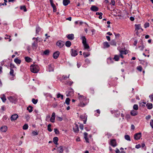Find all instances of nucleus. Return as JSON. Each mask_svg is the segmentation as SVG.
Here are the masks:
<instances>
[{"label": "nucleus", "mask_w": 153, "mask_h": 153, "mask_svg": "<svg viewBox=\"0 0 153 153\" xmlns=\"http://www.w3.org/2000/svg\"><path fill=\"white\" fill-rule=\"evenodd\" d=\"M86 97L82 95H80L79 97V99L80 101V103L79 104V105L81 107H83L85 106L86 104L82 102L86 100Z\"/></svg>", "instance_id": "obj_1"}, {"label": "nucleus", "mask_w": 153, "mask_h": 153, "mask_svg": "<svg viewBox=\"0 0 153 153\" xmlns=\"http://www.w3.org/2000/svg\"><path fill=\"white\" fill-rule=\"evenodd\" d=\"M38 66L36 65H32L30 67V70L31 72L36 73L38 71V70L37 69Z\"/></svg>", "instance_id": "obj_2"}, {"label": "nucleus", "mask_w": 153, "mask_h": 153, "mask_svg": "<svg viewBox=\"0 0 153 153\" xmlns=\"http://www.w3.org/2000/svg\"><path fill=\"white\" fill-rule=\"evenodd\" d=\"M120 58H108L107 59V62L109 64L113 62V61H118Z\"/></svg>", "instance_id": "obj_3"}, {"label": "nucleus", "mask_w": 153, "mask_h": 153, "mask_svg": "<svg viewBox=\"0 0 153 153\" xmlns=\"http://www.w3.org/2000/svg\"><path fill=\"white\" fill-rule=\"evenodd\" d=\"M7 99L12 103H15L17 101V98L14 97L10 96L8 97Z\"/></svg>", "instance_id": "obj_4"}, {"label": "nucleus", "mask_w": 153, "mask_h": 153, "mask_svg": "<svg viewBox=\"0 0 153 153\" xmlns=\"http://www.w3.org/2000/svg\"><path fill=\"white\" fill-rule=\"evenodd\" d=\"M65 44L64 42L60 40L58 41L56 43V45L60 48L62 47Z\"/></svg>", "instance_id": "obj_5"}, {"label": "nucleus", "mask_w": 153, "mask_h": 153, "mask_svg": "<svg viewBox=\"0 0 153 153\" xmlns=\"http://www.w3.org/2000/svg\"><path fill=\"white\" fill-rule=\"evenodd\" d=\"M80 118L81 119L83 120V123L84 124H86L87 120V116L85 115H80Z\"/></svg>", "instance_id": "obj_6"}, {"label": "nucleus", "mask_w": 153, "mask_h": 153, "mask_svg": "<svg viewBox=\"0 0 153 153\" xmlns=\"http://www.w3.org/2000/svg\"><path fill=\"white\" fill-rule=\"evenodd\" d=\"M141 136V133L140 132L134 135V139L137 140L140 139Z\"/></svg>", "instance_id": "obj_7"}, {"label": "nucleus", "mask_w": 153, "mask_h": 153, "mask_svg": "<svg viewBox=\"0 0 153 153\" xmlns=\"http://www.w3.org/2000/svg\"><path fill=\"white\" fill-rule=\"evenodd\" d=\"M74 131L76 133H78L79 131L78 126L76 124H74V126L73 128Z\"/></svg>", "instance_id": "obj_8"}, {"label": "nucleus", "mask_w": 153, "mask_h": 153, "mask_svg": "<svg viewBox=\"0 0 153 153\" xmlns=\"http://www.w3.org/2000/svg\"><path fill=\"white\" fill-rule=\"evenodd\" d=\"M19 116L17 114H14L12 115L10 117V120L11 121L15 120Z\"/></svg>", "instance_id": "obj_9"}, {"label": "nucleus", "mask_w": 153, "mask_h": 153, "mask_svg": "<svg viewBox=\"0 0 153 153\" xmlns=\"http://www.w3.org/2000/svg\"><path fill=\"white\" fill-rule=\"evenodd\" d=\"M120 53L121 57H123V55L124 54L126 55L128 53V50H126L124 51H120Z\"/></svg>", "instance_id": "obj_10"}, {"label": "nucleus", "mask_w": 153, "mask_h": 153, "mask_svg": "<svg viewBox=\"0 0 153 153\" xmlns=\"http://www.w3.org/2000/svg\"><path fill=\"white\" fill-rule=\"evenodd\" d=\"M38 46V42L34 41L32 44V48L33 50H35Z\"/></svg>", "instance_id": "obj_11"}, {"label": "nucleus", "mask_w": 153, "mask_h": 153, "mask_svg": "<svg viewBox=\"0 0 153 153\" xmlns=\"http://www.w3.org/2000/svg\"><path fill=\"white\" fill-rule=\"evenodd\" d=\"M67 38L69 40H73L74 39V35L73 34H69L66 36Z\"/></svg>", "instance_id": "obj_12"}, {"label": "nucleus", "mask_w": 153, "mask_h": 153, "mask_svg": "<svg viewBox=\"0 0 153 153\" xmlns=\"http://www.w3.org/2000/svg\"><path fill=\"white\" fill-rule=\"evenodd\" d=\"M78 54L76 50L72 49L71 50V55L73 56H76Z\"/></svg>", "instance_id": "obj_13"}, {"label": "nucleus", "mask_w": 153, "mask_h": 153, "mask_svg": "<svg viewBox=\"0 0 153 153\" xmlns=\"http://www.w3.org/2000/svg\"><path fill=\"white\" fill-rule=\"evenodd\" d=\"M90 10L92 11L96 12L98 10L99 8L95 5H92L90 8Z\"/></svg>", "instance_id": "obj_14"}, {"label": "nucleus", "mask_w": 153, "mask_h": 153, "mask_svg": "<svg viewBox=\"0 0 153 153\" xmlns=\"http://www.w3.org/2000/svg\"><path fill=\"white\" fill-rule=\"evenodd\" d=\"M55 114L54 112H53L52 114L51 117L50 118V121L52 123H53L55 122Z\"/></svg>", "instance_id": "obj_15"}, {"label": "nucleus", "mask_w": 153, "mask_h": 153, "mask_svg": "<svg viewBox=\"0 0 153 153\" xmlns=\"http://www.w3.org/2000/svg\"><path fill=\"white\" fill-rule=\"evenodd\" d=\"M110 145L113 147H115L117 146V144L115 139L111 140L110 142Z\"/></svg>", "instance_id": "obj_16"}, {"label": "nucleus", "mask_w": 153, "mask_h": 153, "mask_svg": "<svg viewBox=\"0 0 153 153\" xmlns=\"http://www.w3.org/2000/svg\"><path fill=\"white\" fill-rule=\"evenodd\" d=\"M74 91L73 89H71L69 91L68 94H66L67 97L71 96L73 95Z\"/></svg>", "instance_id": "obj_17"}, {"label": "nucleus", "mask_w": 153, "mask_h": 153, "mask_svg": "<svg viewBox=\"0 0 153 153\" xmlns=\"http://www.w3.org/2000/svg\"><path fill=\"white\" fill-rule=\"evenodd\" d=\"M7 127L6 126H2L0 128L1 131L4 132H5L7 131Z\"/></svg>", "instance_id": "obj_18"}, {"label": "nucleus", "mask_w": 153, "mask_h": 153, "mask_svg": "<svg viewBox=\"0 0 153 153\" xmlns=\"http://www.w3.org/2000/svg\"><path fill=\"white\" fill-rule=\"evenodd\" d=\"M88 135V134L87 132H85L84 133V138L86 141V142L87 143H89V139L87 137V136Z\"/></svg>", "instance_id": "obj_19"}, {"label": "nucleus", "mask_w": 153, "mask_h": 153, "mask_svg": "<svg viewBox=\"0 0 153 153\" xmlns=\"http://www.w3.org/2000/svg\"><path fill=\"white\" fill-rule=\"evenodd\" d=\"M70 3V1L69 0H63V3L64 6H67Z\"/></svg>", "instance_id": "obj_20"}, {"label": "nucleus", "mask_w": 153, "mask_h": 153, "mask_svg": "<svg viewBox=\"0 0 153 153\" xmlns=\"http://www.w3.org/2000/svg\"><path fill=\"white\" fill-rule=\"evenodd\" d=\"M59 55V51H56L53 53V57H58Z\"/></svg>", "instance_id": "obj_21"}, {"label": "nucleus", "mask_w": 153, "mask_h": 153, "mask_svg": "<svg viewBox=\"0 0 153 153\" xmlns=\"http://www.w3.org/2000/svg\"><path fill=\"white\" fill-rule=\"evenodd\" d=\"M147 108L149 109H151L152 108V104L151 103H148L146 105Z\"/></svg>", "instance_id": "obj_22"}, {"label": "nucleus", "mask_w": 153, "mask_h": 153, "mask_svg": "<svg viewBox=\"0 0 153 153\" xmlns=\"http://www.w3.org/2000/svg\"><path fill=\"white\" fill-rule=\"evenodd\" d=\"M131 114L133 116H135L137 115V112L134 110L131 111L130 112Z\"/></svg>", "instance_id": "obj_23"}, {"label": "nucleus", "mask_w": 153, "mask_h": 153, "mask_svg": "<svg viewBox=\"0 0 153 153\" xmlns=\"http://www.w3.org/2000/svg\"><path fill=\"white\" fill-rule=\"evenodd\" d=\"M81 39L82 40V43L83 44L87 43L86 39L85 36H82L81 37Z\"/></svg>", "instance_id": "obj_24"}, {"label": "nucleus", "mask_w": 153, "mask_h": 153, "mask_svg": "<svg viewBox=\"0 0 153 153\" xmlns=\"http://www.w3.org/2000/svg\"><path fill=\"white\" fill-rule=\"evenodd\" d=\"M57 150L58 152L60 153H62L63 152V147L60 146L59 147L57 148Z\"/></svg>", "instance_id": "obj_25"}, {"label": "nucleus", "mask_w": 153, "mask_h": 153, "mask_svg": "<svg viewBox=\"0 0 153 153\" xmlns=\"http://www.w3.org/2000/svg\"><path fill=\"white\" fill-rule=\"evenodd\" d=\"M51 6L53 8V11L54 12H55L56 11V8L55 4L53 3L51 4Z\"/></svg>", "instance_id": "obj_26"}, {"label": "nucleus", "mask_w": 153, "mask_h": 153, "mask_svg": "<svg viewBox=\"0 0 153 153\" xmlns=\"http://www.w3.org/2000/svg\"><path fill=\"white\" fill-rule=\"evenodd\" d=\"M14 62L17 64H20L21 63V60L18 59V58H15L14 60Z\"/></svg>", "instance_id": "obj_27"}, {"label": "nucleus", "mask_w": 153, "mask_h": 153, "mask_svg": "<svg viewBox=\"0 0 153 153\" xmlns=\"http://www.w3.org/2000/svg\"><path fill=\"white\" fill-rule=\"evenodd\" d=\"M1 98L3 102H5L6 100V98L4 94L1 95Z\"/></svg>", "instance_id": "obj_28"}, {"label": "nucleus", "mask_w": 153, "mask_h": 153, "mask_svg": "<svg viewBox=\"0 0 153 153\" xmlns=\"http://www.w3.org/2000/svg\"><path fill=\"white\" fill-rule=\"evenodd\" d=\"M58 141V138L57 137H55L53 139V141L54 143L55 144H57V142Z\"/></svg>", "instance_id": "obj_29"}, {"label": "nucleus", "mask_w": 153, "mask_h": 153, "mask_svg": "<svg viewBox=\"0 0 153 153\" xmlns=\"http://www.w3.org/2000/svg\"><path fill=\"white\" fill-rule=\"evenodd\" d=\"M135 30H139L140 29H141L142 30H143L141 28L140 24L135 25Z\"/></svg>", "instance_id": "obj_30"}, {"label": "nucleus", "mask_w": 153, "mask_h": 153, "mask_svg": "<svg viewBox=\"0 0 153 153\" xmlns=\"http://www.w3.org/2000/svg\"><path fill=\"white\" fill-rule=\"evenodd\" d=\"M65 45L66 47H69L71 45V43L69 41H67L65 43Z\"/></svg>", "instance_id": "obj_31"}, {"label": "nucleus", "mask_w": 153, "mask_h": 153, "mask_svg": "<svg viewBox=\"0 0 153 153\" xmlns=\"http://www.w3.org/2000/svg\"><path fill=\"white\" fill-rule=\"evenodd\" d=\"M104 48H108L110 47V45L107 42H105L103 43Z\"/></svg>", "instance_id": "obj_32"}, {"label": "nucleus", "mask_w": 153, "mask_h": 153, "mask_svg": "<svg viewBox=\"0 0 153 153\" xmlns=\"http://www.w3.org/2000/svg\"><path fill=\"white\" fill-rule=\"evenodd\" d=\"M33 107L30 105H29L27 107V110L30 113L31 112L33 111Z\"/></svg>", "instance_id": "obj_33"}, {"label": "nucleus", "mask_w": 153, "mask_h": 153, "mask_svg": "<svg viewBox=\"0 0 153 153\" xmlns=\"http://www.w3.org/2000/svg\"><path fill=\"white\" fill-rule=\"evenodd\" d=\"M48 69L49 71H53V65H50L48 66Z\"/></svg>", "instance_id": "obj_34"}, {"label": "nucleus", "mask_w": 153, "mask_h": 153, "mask_svg": "<svg viewBox=\"0 0 153 153\" xmlns=\"http://www.w3.org/2000/svg\"><path fill=\"white\" fill-rule=\"evenodd\" d=\"M70 76V74H69L68 76H65L63 75L62 76V79H59L60 80H61L62 79H63L64 80H66L67 79V78H69V76Z\"/></svg>", "instance_id": "obj_35"}, {"label": "nucleus", "mask_w": 153, "mask_h": 153, "mask_svg": "<svg viewBox=\"0 0 153 153\" xmlns=\"http://www.w3.org/2000/svg\"><path fill=\"white\" fill-rule=\"evenodd\" d=\"M83 54L84 57H86L89 56L90 55V53L89 52H84Z\"/></svg>", "instance_id": "obj_36"}, {"label": "nucleus", "mask_w": 153, "mask_h": 153, "mask_svg": "<svg viewBox=\"0 0 153 153\" xmlns=\"http://www.w3.org/2000/svg\"><path fill=\"white\" fill-rule=\"evenodd\" d=\"M110 44L112 45L116 46V42L115 40H112L110 42Z\"/></svg>", "instance_id": "obj_37"}, {"label": "nucleus", "mask_w": 153, "mask_h": 153, "mask_svg": "<svg viewBox=\"0 0 153 153\" xmlns=\"http://www.w3.org/2000/svg\"><path fill=\"white\" fill-rule=\"evenodd\" d=\"M126 140L128 141H130L131 139L130 137L129 136V135H125L124 136Z\"/></svg>", "instance_id": "obj_38"}, {"label": "nucleus", "mask_w": 153, "mask_h": 153, "mask_svg": "<svg viewBox=\"0 0 153 153\" xmlns=\"http://www.w3.org/2000/svg\"><path fill=\"white\" fill-rule=\"evenodd\" d=\"M20 9L21 10H23L24 12L27 11V9L25 6H22L20 7Z\"/></svg>", "instance_id": "obj_39"}, {"label": "nucleus", "mask_w": 153, "mask_h": 153, "mask_svg": "<svg viewBox=\"0 0 153 153\" xmlns=\"http://www.w3.org/2000/svg\"><path fill=\"white\" fill-rule=\"evenodd\" d=\"M83 45L85 49H89V46L87 43L84 44Z\"/></svg>", "instance_id": "obj_40"}, {"label": "nucleus", "mask_w": 153, "mask_h": 153, "mask_svg": "<svg viewBox=\"0 0 153 153\" xmlns=\"http://www.w3.org/2000/svg\"><path fill=\"white\" fill-rule=\"evenodd\" d=\"M10 74L11 76L13 77H14L15 76V75L14 74V70L13 69H10Z\"/></svg>", "instance_id": "obj_41"}, {"label": "nucleus", "mask_w": 153, "mask_h": 153, "mask_svg": "<svg viewBox=\"0 0 153 153\" xmlns=\"http://www.w3.org/2000/svg\"><path fill=\"white\" fill-rule=\"evenodd\" d=\"M41 28L39 27H37L36 28V34H38L39 32L41 30Z\"/></svg>", "instance_id": "obj_42"}, {"label": "nucleus", "mask_w": 153, "mask_h": 153, "mask_svg": "<svg viewBox=\"0 0 153 153\" xmlns=\"http://www.w3.org/2000/svg\"><path fill=\"white\" fill-rule=\"evenodd\" d=\"M120 112L119 111H115V115L117 117H118L120 115Z\"/></svg>", "instance_id": "obj_43"}, {"label": "nucleus", "mask_w": 153, "mask_h": 153, "mask_svg": "<svg viewBox=\"0 0 153 153\" xmlns=\"http://www.w3.org/2000/svg\"><path fill=\"white\" fill-rule=\"evenodd\" d=\"M70 100L69 98H66L65 101V103L67 105H68L70 104Z\"/></svg>", "instance_id": "obj_44"}, {"label": "nucleus", "mask_w": 153, "mask_h": 153, "mask_svg": "<svg viewBox=\"0 0 153 153\" xmlns=\"http://www.w3.org/2000/svg\"><path fill=\"white\" fill-rule=\"evenodd\" d=\"M38 101V100H36L34 98H33L32 100V102L34 104H36L37 103Z\"/></svg>", "instance_id": "obj_45"}, {"label": "nucleus", "mask_w": 153, "mask_h": 153, "mask_svg": "<svg viewBox=\"0 0 153 153\" xmlns=\"http://www.w3.org/2000/svg\"><path fill=\"white\" fill-rule=\"evenodd\" d=\"M133 109L135 110H137L138 108V105L137 104H134L133 105Z\"/></svg>", "instance_id": "obj_46"}, {"label": "nucleus", "mask_w": 153, "mask_h": 153, "mask_svg": "<svg viewBox=\"0 0 153 153\" xmlns=\"http://www.w3.org/2000/svg\"><path fill=\"white\" fill-rule=\"evenodd\" d=\"M25 60L27 62H30L32 61V59L31 58H25Z\"/></svg>", "instance_id": "obj_47"}, {"label": "nucleus", "mask_w": 153, "mask_h": 153, "mask_svg": "<svg viewBox=\"0 0 153 153\" xmlns=\"http://www.w3.org/2000/svg\"><path fill=\"white\" fill-rule=\"evenodd\" d=\"M28 126L27 124H25L23 126V129L24 130H26L28 128Z\"/></svg>", "instance_id": "obj_48"}, {"label": "nucleus", "mask_w": 153, "mask_h": 153, "mask_svg": "<svg viewBox=\"0 0 153 153\" xmlns=\"http://www.w3.org/2000/svg\"><path fill=\"white\" fill-rule=\"evenodd\" d=\"M49 53V51L48 50H47L45 51L43 53L45 55H48Z\"/></svg>", "instance_id": "obj_49"}, {"label": "nucleus", "mask_w": 153, "mask_h": 153, "mask_svg": "<svg viewBox=\"0 0 153 153\" xmlns=\"http://www.w3.org/2000/svg\"><path fill=\"white\" fill-rule=\"evenodd\" d=\"M51 124H49L48 126V130L50 132H51L52 131V129L51 128Z\"/></svg>", "instance_id": "obj_50"}, {"label": "nucleus", "mask_w": 153, "mask_h": 153, "mask_svg": "<svg viewBox=\"0 0 153 153\" xmlns=\"http://www.w3.org/2000/svg\"><path fill=\"white\" fill-rule=\"evenodd\" d=\"M10 69H13V68H16L14 64H13L12 63H10Z\"/></svg>", "instance_id": "obj_51"}, {"label": "nucleus", "mask_w": 153, "mask_h": 153, "mask_svg": "<svg viewBox=\"0 0 153 153\" xmlns=\"http://www.w3.org/2000/svg\"><path fill=\"white\" fill-rule=\"evenodd\" d=\"M149 22H146L144 25V27L145 28H146L147 27H149Z\"/></svg>", "instance_id": "obj_52"}, {"label": "nucleus", "mask_w": 153, "mask_h": 153, "mask_svg": "<svg viewBox=\"0 0 153 153\" xmlns=\"http://www.w3.org/2000/svg\"><path fill=\"white\" fill-rule=\"evenodd\" d=\"M32 134L33 136H36L38 134V132L37 131H33L32 132Z\"/></svg>", "instance_id": "obj_53"}, {"label": "nucleus", "mask_w": 153, "mask_h": 153, "mask_svg": "<svg viewBox=\"0 0 153 153\" xmlns=\"http://www.w3.org/2000/svg\"><path fill=\"white\" fill-rule=\"evenodd\" d=\"M54 131L56 134H58L59 133V130L57 128L54 129Z\"/></svg>", "instance_id": "obj_54"}, {"label": "nucleus", "mask_w": 153, "mask_h": 153, "mask_svg": "<svg viewBox=\"0 0 153 153\" xmlns=\"http://www.w3.org/2000/svg\"><path fill=\"white\" fill-rule=\"evenodd\" d=\"M141 42L142 43V45L141 46H139V48H141V50H143L144 48V45H143V41L142 40H141Z\"/></svg>", "instance_id": "obj_55"}, {"label": "nucleus", "mask_w": 153, "mask_h": 153, "mask_svg": "<svg viewBox=\"0 0 153 153\" xmlns=\"http://www.w3.org/2000/svg\"><path fill=\"white\" fill-rule=\"evenodd\" d=\"M149 97L151 99V101L153 102V93L152 94L150 95L149 96Z\"/></svg>", "instance_id": "obj_56"}, {"label": "nucleus", "mask_w": 153, "mask_h": 153, "mask_svg": "<svg viewBox=\"0 0 153 153\" xmlns=\"http://www.w3.org/2000/svg\"><path fill=\"white\" fill-rule=\"evenodd\" d=\"M114 34L116 38H119L120 36V34L119 33H114Z\"/></svg>", "instance_id": "obj_57"}, {"label": "nucleus", "mask_w": 153, "mask_h": 153, "mask_svg": "<svg viewBox=\"0 0 153 153\" xmlns=\"http://www.w3.org/2000/svg\"><path fill=\"white\" fill-rule=\"evenodd\" d=\"M15 55H13L12 56V57H15L16 56V55H17V54H18V55L17 56H19L20 55V52H19V53L17 52H16L15 53Z\"/></svg>", "instance_id": "obj_58"}, {"label": "nucleus", "mask_w": 153, "mask_h": 153, "mask_svg": "<svg viewBox=\"0 0 153 153\" xmlns=\"http://www.w3.org/2000/svg\"><path fill=\"white\" fill-rule=\"evenodd\" d=\"M137 70L140 71H141L142 70V67L141 66H138L137 67Z\"/></svg>", "instance_id": "obj_59"}, {"label": "nucleus", "mask_w": 153, "mask_h": 153, "mask_svg": "<svg viewBox=\"0 0 153 153\" xmlns=\"http://www.w3.org/2000/svg\"><path fill=\"white\" fill-rule=\"evenodd\" d=\"M73 82L72 81H69L67 82V84H68L70 86L71 85L73 84Z\"/></svg>", "instance_id": "obj_60"}, {"label": "nucleus", "mask_w": 153, "mask_h": 153, "mask_svg": "<svg viewBox=\"0 0 153 153\" xmlns=\"http://www.w3.org/2000/svg\"><path fill=\"white\" fill-rule=\"evenodd\" d=\"M150 124L152 128H153V120H151Z\"/></svg>", "instance_id": "obj_61"}, {"label": "nucleus", "mask_w": 153, "mask_h": 153, "mask_svg": "<svg viewBox=\"0 0 153 153\" xmlns=\"http://www.w3.org/2000/svg\"><path fill=\"white\" fill-rule=\"evenodd\" d=\"M151 116L150 115H148L146 116V120H148L150 119Z\"/></svg>", "instance_id": "obj_62"}, {"label": "nucleus", "mask_w": 153, "mask_h": 153, "mask_svg": "<svg viewBox=\"0 0 153 153\" xmlns=\"http://www.w3.org/2000/svg\"><path fill=\"white\" fill-rule=\"evenodd\" d=\"M141 147V145L140 144L136 145L135 146V148L136 149H139Z\"/></svg>", "instance_id": "obj_63"}, {"label": "nucleus", "mask_w": 153, "mask_h": 153, "mask_svg": "<svg viewBox=\"0 0 153 153\" xmlns=\"http://www.w3.org/2000/svg\"><path fill=\"white\" fill-rule=\"evenodd\" d=\"M111 4L113 6H114L115 5V1L114 0H111Z\"/></svg>", "instance_id": "obj_64"}]
</instances>
